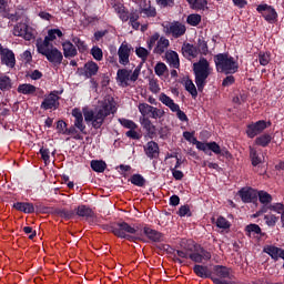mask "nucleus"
<instances>
[{
	"instance_id": "1",
	"label": "nucleus",
	"mask_w": 284,
	"mask_h": 284,
	"mask_svg": "<svg viewBox=\"0 0 284 284\" xmlns=\"http://www.w3.org/2000/svg\"><path fill=\"white\" fill-rule=\"evenodd\" d=\"M114 112H116V102H114V98L106 95L102 100H99L95 112L92 110H84L83 115L87 123H91L94 130H99V128L103 125L105 119H108L110 114H114Z\"/></svg>"
},
{
	"instance_id": "2",
	"label": "nucleus",
	"mask_w": 284,
	"mask_h": 284,
	"mask_svg": "<svg viewBox=\"0 0 284 284\" xmlns=\"http://www.w3.org/2000/svg\"><path fill=\"white\" fill-rule=\"evenodd\" d=\"M193 72L195 75V83L197 90L202 92L203 88L207 84V78L212 74L213 69L205 58H201L197 62L193 63Z\"/></svg>"
},
{
	"instance_id": "3",
	"label": "nucleus",
	"mask_w": 284,
	"mask_h": 284,
	"mask_svg": "<svg viewBox=\"0 0 284 284\" xmlns=\"http://www.w3.org/2000/svg\"><path fill=\"white\" fill-rule=\"evenodd\" d=\"M214 63L217 72L223 74H236L239 72V62L227 53L216 54Z\"/></svg>"
},
{
	"instance_id": "4",
	"label": "nucleus",
	"mask_w": 284,
	"mask_h": 284,
	"mask_svg": "<svg viewBox=\"0 0 284 284\" xmlns=\"http://www.w3.org/2000/svg\"><path fill=\"white\" fill-rule=\"evenodd\" d=\"M139 230L125 222L118 223L112 227V233L119 239H126L128 241H138L141 239L139 234H136Z\"/></svg>"
},
{
	"instance_id": "5",
	"label": "nucleus",
	"mask_w": 284,
	"mask_h": 284,
	"mask_svg": "<svg viewBox=\"0 0 284 284\" xmlns=\"http://www.w3.org/2000/svg\"><path fill=\"white\" fill-rule=\"evenodd\" d=\"M193 145L196 146L197 150H201L202 152H207V150H211L213 154H219L220 156H225V159H232V153L226 148H221L219 143L216 142H201L196 139H193Z\"/></svg>"
},
{
	"instance_id": "6",
	"label": "nucleus",
	"mask_w": 284,
	"mask_h": 284,
	"mask_svg": "<svg viewBox=\"0 0 284 284\" xmlns=\"http://www.w3.org/2000/svg\"><path fill=\"white\" fill-rule=\"evenodd\" d=\"M37 50L39 54H42L45 57V59L54 64V65H61L63 61V53L59 51V49L54 48L53 45H37Z\"/></svg>"
},
{
	"instance_id": "7",
	"label": "nucleus",
	"mask_w": 284,
	"mask_h": 284,
	"mask_svg": "<svg viewBox=\"0 0 284 284\" xmlns=\"http://www.w3.org/2000/svg\"><path fill=\"white\" fill-rule=\"evenodd\" d=\"M186 243L189 245L187 250L191 252L190 260L193 261V263H205L212 258V254L200 245L194 244V241L187 240Z\"/></svg>"
},
{
	"instance_id": "8",
	"label": "nucleus",
	"mask_w": 284,
	"mask_h": 284,
	"mask_svg": "<svg viewBox=\"0 0 284 284\" xmlns=\"http://www.w3.org/2000/svg\"><path fill=\"white\" fill-rule=\"evenodd\" d=\"M141 69H134V71L128 69H120L116 72V81L122 88H128L130 83H134L139 79Z\"/></svg>"
},
{
	"instance_id": "9",
	"label": "nucleus",
	"mask_w": 284,
	"mask_h": 284,
	"mask_svg": "<svg viewBox=\"0 0 284 284\" xmlns=\"http://www.w3.org/2000/svg\"><path fill=\"white\" fill-rule=\"evenodd\" d=\"M159 101H161L163 105L169 108L171 112H175L178 119L183 123H187V121H190V119H187V114H185V112L181 110V106H179V104H176L174 100H172V98H170L168 94L161 93L159 95Z\"/></svg>"
},
{
	"instance_id": "10",
	"label": "nucleus",
	"mask_w": 284,
	"mask_h": 284,
	"mask_svg": "<svg viewBox=\"0 0 284 284\" xmlns=\"http://www.w3.org/2000/svg\"><path fill=\"white\" fill-rule=\"evenodd\" d=\"M14 37H22L26 41H32L34 39V29L27 23L20 22L13 28Z\"/></svg>"
},
{
	"instance_id": "11",
	"label": "nucleus",
	"mask_w": 284,
	"mask_h": 284,
	"mask_svg": "<svg viewBox=\"0 0 284 284\" xmlns=\"http://www.w3.org/2000/svg\"><path fill=\"white\" fill-rule=\"evenodd\" d=\"M256 10L268 23H276V20L278 19V13L276 12L275 8L270 4H260L257 6Z\"/></svg>"
},
{
	"instance_id": "12",
	"label": "nucleus",
	"mask_w": 284,
	"mask_h": 284,
	"mask_svg": "<svg viewBox=\"0 0 284 284\" xmlns=\"http://www.w3.org/2000/svg\"><path fill=\"white\" fill-rule=\"evenodd\" d=\"M132 45L128 42H122L118 49V57L120 65H130V54H132Z\"/></svg>"
},
{
	"instance_id": "13",
	"label": "nucleus",
	"mask_w": 284,
	"mask_h": 284,
	"mask_svg": "<svg viewBox=\"0 0 284 284\" xmlns=\"http://www.w3.org/2000/svg\"><path fill=\"white\" fill-rule=\"evenodd\" d=\"M41 110H57L59 108V95L57 91H52L44 99L40 105Z\"/></svg>"
},
{
	"instance_id": "14",
	"label": "nucleus",
	"mask_w": 284,
	"mask_h": 284,
	"mask_svg": "<svg viewBox=\"0 0 284 284\" xmlns=\"http://www.w3.org/2000/svg\"><path fill=\"white\" fill-rule=\"evenodd\" d=\"M213 274L217 276L213 278L214 283L217 284H227L226 282L221 281V278H232V270L221 265L213 267Z\"/></svg>"
},
{
	"instance_id": "15",
	"label": "nucleus",
	"mask_w": 284,
	"mask_h": 284,
	"mask_svg": "<svg viewBox=\"0 0 284 284\" xmlns=\"http://www.w3.org/2000/svg\"><path fill=\"white\" fill-rule=\"evenodd\" d=\"M267 128V122L260 120L253 124H250L246 130V134L250 139H254L257 134H261Z\"/></svg>"
},
{
	"instance_id": "16",
	"label": "nucleus",
	"mask_w": 284,
	"mask_h": 284,
	"mask_svg": "<svg viewBox=\"0 0 284 284\" xmlns=\"http://www.w3.org/2000/svg\"><path fill=\"white\" fill-rule=\"evenodd\" d=\"M243 203H254L258 199V191L252 187H244L239 192Z\"/></svg>"
},
{
	"instance_id": "17",
	"label": "nucleus",
	"mask_w": 284,
	"mask_h": 284,
	"mask_svg": "<svg viewBox=\"0 0 284 284\" xmlns=\"http://www.w3.org/2000/svg\"><path fill=\"white\" fill-rule=\"evenodd\" d=\"M57 37H63V32L60 29H50L44 40H38L37 45H52L50 41L57 40Z\"/></svg>"
},
{
	"instance_id": "18",
	"label": "nucleus",
	"mask_w": 284,
	"mask_h": 284,
	"mask_svg": "<svg viewBox=\"0 0 284 284\" xmlns=\"http://www.w3.org/2000/svg\"><path fill=\"white\" fill-rule=\"evenodd\" d=\"M1 55V62L7 65V68H14L17 64V59L14 58V52L9 49H2Z\"/></svg>"
},
{
	"instance_id": "19",
	"label": "nucleus",
	"mask_w": 284,
	"mask_h": 284,
	"mask_svg": "<svg viewBox=\"0 0 284 284\" xmlns=\"http://www.w3.org/2000/svg\"><path fill=\"white\" fill-rule=\"evenodd\" d=\"M186 30L187 29L185 28V24L181 22H172L168 28L169 34H172V37H174L175 39H179V37H183Z\"/></svg>"
},
{
	"instance_id": "20",
	"label": "nucleus",
	"mask_w": 284,
	"mask_h": 284,
	"mask_svg": "<svg viewBox=\"0 0 284 284\" xmlns=\"http://www.w3.org/2000/svg\"><path fill=\"white\" fill-rule=\"evenodd\" d=\"M82 71H83V75L87 79H92V77H97V74H99V64L90 60L84 64Z\"/></svg>"
},
{
	"instance_id": "21",
	"label": "nucleus",
	"mask_w": 284,
	"mask_h": 284,
	"mask_svg": "<svg viewBox=\"0 0 284 284\" xmlns=\"http://www.w3.org/2000/svg\"><path fill=\"white\" fill-rule=\"evenodd\" d=\"M165 61L170 65V68H174L175 70H179V68H181V60L179 59V53H176V51H166Z\"/></svg>"
},
{
	"instance_id": "22",
	"label": "nucleus",
	"mask_w": 284,
	"mask_h": 284,
	"mask_svg": "<svg viewBox=\"0 0 284 284\" xmlns=\"http://www.w3.org/2000/svg\"><path fill=\"white\" fill-rule=\"evenodd\" d=\"M152 108L153 106L148 103H140L138 105V110L143 116V119L141 120V124L144 125V128H148V125H150L151 123L145 116H150V114L152 113Z\"/></svg>"
},
{
	"instance_id": "23",
	"label": "nucleus",
	"mask_w": 284,
	"mask_h": 284,
	"mask_svg": "<svg viewBox=\"0 0 284 284\" xmlns=\"http://www.w3.org/2000/svg\"><path fill=\"white\" fill-rule=\"evenodd\" d=\"M182 54L185 59L192 61V59H196L199 57V49L190 43H184L182 45Z\"/></svg>"
},
{
	"instance_id": "24",
	"label": "nucleus",
	"mask_w": 284,
	"mask_h": 284,
	"mask_svg": "<svg viewBox=\"0 0 284 284\" xmlns=\"http://www.w3.org/2000/svg\"><path fill=\"white\" fill-rule=\"evenodd\" d=\"M141 14V10H132L129 14V26L133 28V30H139L141 28V23L139 22V18Z\"/></svg>"
},
{
	"instance_id": "25",
	"label": "nucleus",
	"mask_w": 284,
	"mask_h": 284,
	"mask_svg": "<svg viewBox=\"0 0 284 284\" xmlns=\"http://www.w3.org/2000/svg\"><path fill=\"white\" fill-rule=\"evenodd\" d=\"M144 150L149 159H154L155 156H159V144H156V142H148Z\"/></svg>"
},
{
	"instance_id": "26",
	"label": "nucleus",
	"mask_w": 284,
	"mask_h": 284,
	"mask_svg": "<svg viewBox=\"0 0 284 284\" xmlns=\"http://www.w3.org/2000/svg\"><path fill=\"white\" fill-rule=\"evenodd\" d=\"M62 49H63V54L65 59L70 57H77V48L74 47V44H72V42L64 41L62 43Z\"/></svg>"
},
{
	"instance_id": "27",
	"label": "nucleus",
	"mask_w": 284,
	"mask_h": 284,
	"mask_svg": "<svg viewBox=\"0 0 284 284\" xmlns=\"http://www.w3.org/2000/svg\"><path fill=\"white\" fill-rule=\"evenodd\" d=\"M13 207L19 210V212H24V214H32L34 212V205L32 203L17 202L13 204Z\"/></svg>"
},
{
	"instance_id": "28",
	"label": "nucleus",
	"mask_w": 284,
	"mask_h": 284,
	"mask_svg": "<svg viewBox=\"0 0 284 284\" xmlns=\"http://www.w3.org/2000/svg\"><path fill=\"white\" fill-rule=\"evenodd\" d=\"M144 234L145 236H148V239H150V241H154V242L163 241V234L150 227H144Z\"/></svg>"
},
{
	"instance_id": "29",
	"label": "nucleus",
	"mask_w": 284,
	"mask_h": 284,
	"mask_svg": "<svg viewBox=\"0 0 284 284\" xmlns=\"http://www.w3.org/2000/svg\"><path fill=\"white\" fill-rule=\"evenodd\" d=\"M168 48H170V40L165 38H160L154 49V52L155 54H163V52H165Z\"/></svg>"
},
{
	"instance_id": "30",
	"label": "nucleus",
	"mask_w": 284,
	"mask_h": 284,
	"mask_svg": "<svg viewBox=\"0 0 284 284\" xmlns=\"http://www.w3.org/2000/svg\"><path fill=\"white\" fill-rule=\"evenodd\" d=\"M114 10L116 12V14H119V19H121V21H129L130 19V13L128 12V10L125 9V7L121 3L119 4H114Z\"/></svg>"
},
{
	"instance_id": "31",
	"label": "nucleus",
	"mask_w": 284,
	"mask_h": 284,
	"mask_svg": "<svg viewBox=\"0 0 284 284\" xmlns=\"http://www.w3.org/2000/svg\"><path fill=\"white\" fill-rule=\"evenodd\" d=\"M272 143V134H262L255 139V145H260L261 148H267Z\"/></svg>"
},
{
	"instance_id": "32",
	"label": "nucleus",
	"mask_w": 284,
	"mask_h": 284,
	"mask_svg": "<svg viewBox=\"0 0 284 284\" xmlns=\"http://www.w3.org/2000/svg\"><path fill=\"white\" fill-rule=\"evenodd\" d=\"M193 272L196 274V276H200V278H209V276L212 275L210 268L203 265H195Z\"/></svg>"
},
{
	"instance_id": "33",
	"label": "nucleus",
	"mask_w": 284,
	"mask_h": 284,
	"mask_svg": "<svg viewBox=\"0 0 284 284\" xmlns=\"http://www.w3.org/2000/svg\"><path fill=\"white\" fill-rule=\"evenodd\" d=\"M192 10H207V0H187Z\"/></svg>"
},
{
	"instance_id": "34",
	"label": "nucleus",
	"mask_w": 284,
	"mask_h": 284,
	"mask_svg": "<svg viewBox=\"0 0 284 284\" xmlns=\"http://www.w3.org/2000/svg\"><path fill=\"white\" fill-rule=\"evenodd\" d=\"M18 92L19 94H27V95L34 94V92H37V87L28 83L20 84L18 87Z\"/></svg>"
},
{
	"instance_id": "35",
	"label": "nucleus",
	"mask_w": 284,
	"mask_h": 284,
	"mask_svg": "<svg viewBox=\"0 0 284 284\" xmlns=\"http://www.w3.org/2000/svg\"><path fill=\"white\" fill-rule=\"evenodd\" d=\"M77 214L78 216H83L85 219H92V216H94V212L92 211V209L85 205L78 206Z\"/></svg>"
},
{
	"instance_id": "36",
	"label": "nucleus",
	"mask_w": 284,
	"mask_h": 284,
	"mask_svg": "<svg viewBox=\"0 0 284 284\" xmlns=\"http://www.w3.org/2000/svg\"><path fill=\"white\" fill-rule=\"evenodd\" d=\"M154 72L156 77H168L169 74L168 65L163 62H158L154 67Z\"/></svg>"
},
{
	"instance_id": "37",
	"label": "nucleus",
	"mask_w": 284,
	"mask_h": 284,
	"mask_svg": "<svg viewBox=\"0 0 284 284\" xmlns=\"http://www.w3.org/2000/svg\"><path fill=\"white\" fill-rule=\"evenodd\" d=\"M257 196L262 205H270L273 201L272 195L265 191H257Z\"/></svg>"
},
{
	"instance_id": "38",
	"label": "nucleus",
	"mask_w": 284,
	"mask_h": 284,
	"mask_svg": "<svg viewBox=\"0 0 284 284\" xmlns=\"http://www.w3.org/2000/svg\"><path fill=\"white\" fill-rule=\"evenodd\" d=\"M264 252L272 256L275 261L281 258L282 250L276 246H266L264 247Z\"/></svg>"
},
{
	"instance_id": "39",
	"label": "nucleus",
	"mask_w": 284,
	"mask_h": 284,
	"mask_svg": "<svg viewBox=\"0 0 284 284\" xmlns=\"http://www.w3.org/2000/svg\"><path fill=\"white\" fill-rule=\"evenodd\" d=\"M245 232L247 236H256V234H261V226L257 224H248L245 227Z\"/></svg>"
},
{
	"instance_id": "40",
	"label": "nucleus",
	"mask_w": 284,
	"mask_h": 284,
	"mask_svg": "<svg viewBox=\"0 0 284 284\" xmlns=\"http://www.w3.org/2000/svg\"><path fill=\"white\" fill-rule=\"evenodd\" d=\"M91 168L94 172H105L106 164L103 161L92 160Z\"/></svg>"
},
{
	"instance_id": "41",
	"label": "nucleus",
	"mask_w": 284,
	"mask_h": 284,
	"mask_svg": "<svg viewBox=\"0 0 284 284\" xmlns=\"http://www.w3.org/2000/svg\"><path fill=\"white\" fill-rule=\"evenodd\" d=\"M119 123L123 128H126V130H136V128H139V125H136V123H134V121L125 119V118L119 119Z\"/></svg>"
},
{
	"instance_id": "42",
	"label": "nucleus",
	"mask_w": 284,
	"mask_h": 284,
	"mask_svg": "<svg viewBox=\"0 0 284 284\" xmlns=\"http://www.w3.org/2000/svg\"><path fill=\"white\" fill-rule=\"evenodd\" d=\"M140 13L143 14V17H148V18L156 17V8L151 7V6L144 7V8L141 7L140 8Z\"/></svg>"
},
{
	"instance_id": "43",
	"label": "nucleus",
	"mask_w": 284,
	"mask_h": 284,
	"mask_svg": "<svg viewBox=\"0 0 284 284\" xmlns=\"http://www.w3.org/2000/svg\"><path fill=\"white\" fill-rule=\"evenodd\" d=\"M250 158L252 161V165L254 166L260 165V163H263V160H261V156H258V153L254 148H250Z\"/></svg>"
},
{
	"instance_id": "44",
	"label": "nucleus",
	"mask_w": 284,
	"mask_h": 284,
	"mask_svg": "<svg viewBox=\"0 0 284 284\" xmlns=\"http://www.w3.org/2000/svg\"><path fill=\"white\" fill-rule=\"evenodd\" d=\"M57 130L59 134H72V130H68V124L63 120L58 121Z\"/></svg>"
},
{
	"instance_id": "45",
	"label": "nucleus",
	"mask_w": 284,
	"mask_h": 284,
	"mask_svg": "<svg viewBox=\"0 0 284 284\" xmlns=\"http://www.w3.org/2000/svg\"><path fill=\"white\" fill-rule=\"evenodd\" d=\"M12 81L7 75L0 77V90H10Z\"/></svg>"
},
{
	"instance_id": "46",
	"label": "nucleus",
	"mask_w": 284,
	"mask_h": 284,
	"mask_svg": "<svg viewBox=\"0 0 284 284\" xmlns=\"http://www.w3.org/2000/svg\"><path fill=\"white\" fill-rule=\"evenodd\" d=\"M264 221H265L266 225H268V227H274V225H276V223H278V216L270 213L264 216Z\"/></svg>"
},
{
	"instance_id": "47",
	"label": "nucleus",
	"mask_w": 284,
	"mask_h": 284,
	"mask_svg": "<svg viewBox=\"0 0 284 284\" xmlns=\"http://www.w3.org/2000/svg\"><path fill=\"white\" fill-rule=\"evenodd\" d=\"M73 43L77 45L79 52H88V44H85V41L81 40L80 38H73Z\"/></svg>"
},
{
	"instance_id": "48",
	"label": "nucleus",
	"mask_w": 284,
	"mask_h": 284,
	"mask_svg": "<svg viewBox=\"0 0 284 284\" xmlns=\"http://www.w3.org/2000/svg\"><path fill=\"white\" fill-rule=\"evenodd\" d=\"M135 54L139 57V59H142V61H146L148 57H150V51L143 47L135 49Z\"/></svg>"
},
{
	"instance_id": "49",
	"label": "nucleus",
	"mask_w": 284,
	"mask_h": 284,
	"mask_svg": "<svg viewBox=\"0 0 284 284\" xmlns=\"http://www.w3.org/2000/svg\"><path fill=\"white\" fill-rule=\"evenodd\" d=\"M267 211L271 210V212H276V214H283L284 212V205L283 203H273L266 205Z\"/></svg>"
},
{
	"instance_id": "50",
	"label": "nucleus",
	"mask_w": 284,
	"mask_h": 284,
	"mask_svg": "<svg viewBox=\"0 0 284 284\" xmlns=\"http://www.w3.org/2000/svg\"><path fill=\"white\" fill-rule=\"evenodd\" d=\"M131 183L138 185V187H143L145 185V179L141 174H134L131 178Z\"/></svg>"
},
{
	"instance_id": "51",
	"label": "nucleus",
	"mask_w": 284,
	"mask_h": 284,
	"mask_svg": "<svg viewBox=\"0 0 284 284\" xmlns=\"http://www.w3.org/2000/svg\"><path fill=\"white\" fill-rule=\"evenodd\" d=\"M91 55L95 61H103V50L99 47H93L91 49Z\"/></svg>"
},
{
	"instance_id": "52",
	"label": "nucleus",
	"mask_w": 284,
	"mask_h": 284,
	"mask_svg": "<svg viewBox=\"0 0 284 284\" xmlns=\"http://www.w3.org/2000/svg\"><path fill=\"white\" fill-rule=\"evenodd\" d=\"M186 23L193 27L199 26V23H201V16L196 13L190 14L186 19Z\"/></svg>"
},
{
	"instance_id": "53",
	"label": "nucleus",
	"mask_w": 284,
	"mask_h": 284,
	"mask_svg": "<svg viewBox=\"0 0 284 284\" xmlns=\"http://www.w3.org/2000/svg\"><path fill=\"white\" fill-rule=\"evenodd\" d=\"M216 227L220 230H230V221H227L225 217L220 216L216 220Z\"/></svg>"
},
{
	"instance_id": "54",
	"label": "nucleus",
	"mask_w": 284,
	"mask_h": 284,
	"mask_svg": "<svg viewBox=\"0 0 284 284\" xmlns=\"http://www.w3.org/2000/svg\"><path fill=\"white\" fill-rule=\"evenodd\" d=\"M149 116H151V119H163V116H165V111H163L162 109L152 106L151 114Z\"/></svg>"
},
{
	"instance_id": "55",
	"label": "nucleus",
	"mask_w": 284,
	"mask_h": 284,
	"mask_svg": "<svg viewBox=\"0 0 284 284\" xmlns=\"http://www.w3.org/2000/svg\"><path fill=\"white\" fill-rule=\"evenodd\" d=\"M258 61H260V64L267 65L271 61L270 52H260L258 53Z\"/></svg>"
},
{
	"instance_id": "56",
	"label": "nucleus",
	"mask_w": 284,
	"mask_h": 284,
	"mask_svg": "<svg viewBox=\"0 0 284 284\" xmlns=\"http://www.w3.org/2000/svg\"><path fill=\"white\" fill-rule=\"evenodd\" d=\"M185 89L193 97H196V94H199V92L196 91V85H194V82H192V80H186L185 81Z\"/></svg>"
},
{
	"instance_id": "57",
	"label": "nucleus",
	"mask_w": 284,
	"mask_h": 284,
	"mask_svg": "<svg viewBox=\"0 0 284 284\" xmlns=\"http://www.w3.org/2000/svg\"><path fill=\"white\" fill-rule=\"evenodd\" d=\"M190 247V244L183 246V251H176V254L180 258H190V255L192 254V251L187 250Z\"/></svg>"
},
{
	"instance_id": "58",
	"label": "nucleus",
	"mask_w": 284,
	"mask_h": 284,
	"mask_svg": "<svg viewBox=\"0 0 284 284\" xmlns=\"http://www.w3.org/2000/svg\"><path fill=\"white\" fill-rule=\"evenodd\" d=\"M197 52H200L201 54L207 55V52H210V50L207 49V42L203 40H199Z\"/></svg>"
},
{
	"instance_id": "59",
	"label": "nucleus",
	"mask_w": 284,
	"mask_h": 284,
	"mask_svg": "<svg viewBox=\"0 0 284 284\" xmlns=\"http://www.w3.org/2000/svg\"><path fill=\"white\" fill-rule=\"evenodd\" d=\"M41 159L44 161L45 165L50 163V150L48 149H40Z\"/></svg>"
},
{
	"instance_id": "60",
	"label": "nucleus",
	"mask_w": 284,
	"mask_h": 284,
	"mask_svg": "<svg viewBox=\"0 0 284 284\" xmlns=\"http://www.w3.org/2000/svg\"><path fill=\"white\" fill-rule=\"evenodd\" d=\"M126 136L129 139L139 140L141 139V134L136 131V129H131L126 132Z\"/></svg>"
},
{
	"instance_id": "61",
	"label": "nucleus",
	"mask_w": 284,
	"mask_h": 284,
	"mask_svg": "<svg viewBox=\"0 0 284 284\" xmlns=\"http://www.w3.org/2000/svg\"><path fill=\"white\" fill-rule=\"evenodd\" d=\"M150 90L153 92V94H158V92H161V88L159 87V83L154 80L150 81Z\"/></svg>"
},
{
	"instance_id": "62",
	"label": "nucleus",
	"mask_w": 284,
	"mask_h": 284,
	"mask_svg": "<svg viewBox=\"0 0 284 284\" xmlns=\"http://www.w3.org/2000/svg\"><path fill=\"white\" fill-rule=\"evenodd\" d=\"M171 172H172V176H173V179H175V181H181L184 176V174L176 169H171Z\"/></svg>"
},
{
	"instance_id": "63",
	"label": "nucleus",
	"mask_w": 284,
	"mask_h": 284,
	"mask_svg": "<svg viewBox=\"0 0 284 284\" xmlns=\"http://www.w3.org/2000/svg\"><path fill=\"white\" fill-rule=\"evenodd\" d=\"M234 75H229V77H226L224 80H223V82H222V85L224 87V88H230V85H232L233 83H234Z\"/></svg>"
},
{
	"instance_id": "64",
	"label": "nucleus",
	"mask_w": 284,
	"mask_h": 284,
	"mask_svg": "<svg viewBox=\"0 0 284 284\" xmlns=\"http://www.w3.org/2000/svg\"><path fill=\"white\" fill-rule=\"evenodd\" d=\"M179 215L180 216H190V206H187V205L181 206L179 210Z\"/></svg>"
}]
</instances>
